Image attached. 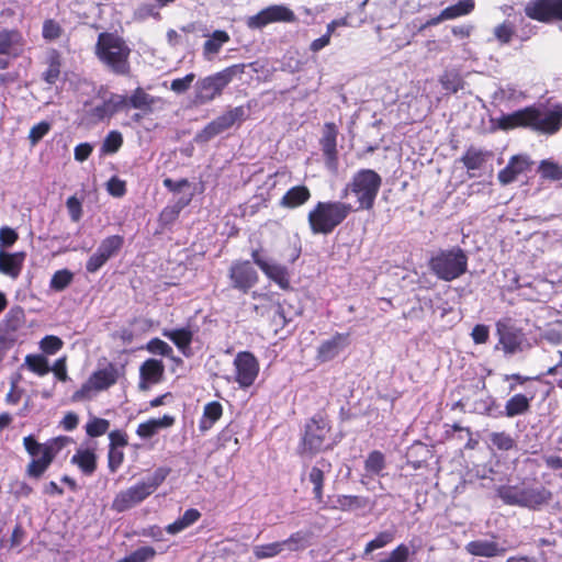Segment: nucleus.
<instances>
[{
    "instance_id": "nucleus-32",
    "label": "nucleus",
    "mask_w": 562,
    "mask_h": 562,
    "mask_svg": "<svg viewBox=\"0 0 562 562\" xmlns=\"http://www.w3.org/2000/svg\"><path fill=\"white\" fill-rule=\"evenodd\" d=\"M124 100L125 109L140 110L144 114L151 113L154 110L155 98L140 87L134 89L130 97L124 95Z\"/></svg>"
},
{
    "instance_id": "nucleus-63",
    "label": "nucleus",
    "mask_w": 562,
    "mask_h": 562,
    "mask_svg": "<svg viewBox=\"0 0 562 562\" xmlns=\"http://www.w3.org/2000/svg\"><path fill=\"white\" fill-rule=\"evenodd\" d=\"M19 239L18 233L8 226L0 228V246L3 248L11 247Z\"/></svg>"
},
{
    "instance_id": "nucleus-56",
    "label": "nucleus",
    "mask_w": 562,
    "mask_h": 562,
    "mask_svg": "<svg viewBox=\"0 0 562 562\" xmlns=\"http://www.w3.org/2000/svg\"><path fill=\"white\" fill-rule=\"evenodd\" d=\"M146 349L154 355H160L162 357L172 358L173 350L172 348L160 338H153L150 339L147 345Z\"/></svg>"
},
{
    "instance_id": "nucleus-51",
    "label": "nucleus",
    "mask_w": 562,
    "mask_h": 562,
    "mask_svg": "<svg viewBox=\"0 0 562 562\" xmlns=\"http://www.w3.org/2000/svg\"><path fill=\"white\" fill-rule=\"evenodd\" d=\"M74 279V273L68 269L57 270L49 282V288L56 292L64 291Z\"/></svg>"
},
{
    "instance_id": "nucleus-8",
    "label": "nucleus",
    "mask_w": 562,
    "mask_h": 562,
    "mask_svg": "<svg viewBox=\"0 0 562 562\" xmlns=\"http://www.w3.org/2000/svg\"><path fill=\"white\" fill-rule=\"evenodd\" d=\"M308 481L313 484L315 502L324 510L353 512L363 509L369 505V499L359 495H337L335 499H324L325 473L317 465L312 467L308 473Z\"/></svg>"
},
{
    "instance_id": "nucleus-31",
    "label": "nucleus",
    "mask_w": 562,
    "mask_h": 562,
    "mask_svg": "<svg viewBox=\"0 0 562 562\" xmlns=\"http://www.w3.org/2000/svg\"><path fill=\"white\" fill-rule=\"evenodd\" d=\"M311 196V190L306 186H294L283 194L280 200V205L290 210L297 209L304 205Z\"/></svg>"
},
{
    "instance_id": "nucleus-34",
    "label": "nucleus",
    "mask_w": 562,
    "mask_h": 562,
    "mask_svg": "<svg viewBox=\"0 0 562 562\" xmlns=\"http://www.w3.org/2000/svg\"><path fill=\"white\" fill-rule=\"evenodd\" d=\"M524 490L526 494V507L531 509L548 504L552 498L551 491L540 484L524 486Z\"/></svg>"
},
{
    "instance_id": "nucleus-60",
    "label": "nucleus",
    "mask_w": 562,
    "mask_h": 562,
    "mask_svg": "<svg viewBox=\"0 0 562 562\" xmlns=\"http://www.w3.org/2000/svg\"><path fill=\"white\" fill-rule=\"evenodd\" d=\"M194 79L195 75L193 72H190L182 78L173 79L171 81L170 89L176 93H183L191 87Z\"/></svg>"
},
{
    "instance_id": "nucleus-28",
    "label": "nucleus",
    "mask_w": 562,
    "mask_h": 562,
    "mask_svg": "<svg viewBox=\"0 0 562 562\" xmlns=\"http://www.w3.org/2000/svg\"><path fill=\"white\" fill-rule=\"evenodd\" d=\"M386 468V458L380 450H373L369 452L364 460L363 469L364 473L361 477V483H367L366 480H372L374 477L383 476V471Z\"/></svg>"
},
{
    "instance_id": "nucleus-29",
    "label": "nucleus",
    "mask_w": 562,
    "mask_h": 562,
    "mask_svg": "<svg viewBox=\"0 0 562 562\" xmlns=\"http://www.w3.org/2000/svg\"><path fill=\"white\" fill-rule=\"evenodd\" d=\"M125 110L123 94L111 93L110 97L92 110V115L102 121L113 116L115 113Z\"/></svg>"
},
{
    "instance_id": "nucleus-33",
    "label": "nucleus",
    "mask_w": 562,
    "mask_h": 562,
    "mask_svg": "<svg viewBox=\"0 0 562 562\" xmlns=\"http://www.w3.org/2000/svg\"><path fill=\"white\" fill-rule=\"evenodd\" d=\"M176 419L171 415H164L161 418H151L140 423L136 428V435L143 439L151 438L161 428L171 427Z\"/></svg>"
},
{
    "instance_id": "nucleus-17",
    "label": "nucleus",
    "mask_w": 562,
    "mask_h": 562,
    "mask_svg": "<svg viewBox=\"0 0 562 562\" xmlns=\"http://www.w3.org/2000/svg\"><path fill=\"white\" fill-rule=\"evenodd\" d=\"M235 381L241 389L250 387L258 374L259 362L250 351H239L234 359Z\"/></svg>"
},
{
    "instance_id": "nucleus-24",
    "label": "nucleus",
    "mask_w": 562,
    "mask_h": 562,
    "mask_svg": "<svg viewBox=\"0 0 562 562\" xmlns=\"http://www.w3.org/2000/svg\"><path fill=\"white\" fill-rule=\"evenodd\" d=\"M165 366L161 360L149 358L139 367V389L145 391L150 384H157L164 379Z\"/></svg>"
},
{
    "instance_id": "nucleus-36",
    "label": "nucleus",
    "mask_w": 562,
    "mask_h": 562,
    "mask_svg": "<svg viewBox=\"0 0 562 562\" xmlns=\"http://www.w3.org/2000/svg\"><path fill=\"white\" fill-rule=\"evenodd\" d=\"M231 41L229 34L224 30L214 31L203 44V56L211 59L220 53L222 47Z\"/></svg>"
},
{
    "instance_id": "nucleus-22",
    "label": "nucleus",
    "mask_w": 562,
    "mask_h": 562,
    "mask_svg": "<svg viewBox=\"0 0 562 562\" xmlns=\"http://www.w3.org/2000/svg\"><path fill=\"white\" fill-rule=\"evenodd\" d=\"M349 344V334L336 333L321 342L316 350V360L325 363L334 360Z\"/></svg>"
},
{
    "instance_id": "nucleus-4",
    "label": "nucleus",
    "mask_w": 562,
    "mask_h": 562,
    "mask_svg": "<svg viewBox=\"0 0 562 562\" xmlns=\"http://www.w3.org/2000/svg\"><path fill=\"white\" fill-rule=\"evenodd\" d=\"M67 442L66 437H57L40 443L35 436L29 435L23 438V447L31 461L27 463L25 473L29 477L41 479L54 462L58 452Z\"/></svg>"
},
{
    "instance_id": "nucleus-6",
    "label": "nucleus",
    "mask_w": 562,
    "mask_h": 562,
    "mask_svg": "<svg viewBox=\"0 0 562 562\" xmlns=\"http://www.w3.org/2000/svg\"><path fill=\"white\" fill-rule=\"evenodd\" d=\"M170 472V468L159 467L147 480L139 481L131 487L119 492L112 502V509L116 513H124L140 504L155 493V491L166 481Z\"/></svg>"
},
{
    "instance_id": "nucleus-27",
    "label": "nucleus",
    "mask_w": 562,
    "mask_h": 562,
    "mask_svg": "<svg viewBox=\"0 0 562 562\" xmlns=\"http://www.w3.org/2000/svg\"><path fill=\"white\" fill-rule=\"evenodd\" d=\"M529 165L527 158L522 156L516 155L510 157L507 166L499 170L497 175L498 181L503 186L514 182L519 175L527 171Z\"/></svg>"
},
{
    "instance_id": "nucleus-15",
    "label": "nucleus",
    "mask_w": 562,
    "mask_h": 562,
    "mask_svg": "<svg viewBox=\"0 0 562 562\" xmlns=\"http://www.w3.org/2000/svg\"><path fill=\"white\" fill-rule=\"evenodd\" d=\"M231 286L247 294L259 281V276L249 260H234L228 269Z\"/></svg>"
},
{
    "instance_id": "nucleus-9",
    "label": "nucleus",
    "mask_w": 562,
    "mask_h": 562,
    "mask_svg": "<svg viewBox=\"0 0 562 562\" xmlns=\"http://www.w3.org/2000/svg\"><path fill=\"white\" fill-rule=\"evenodd\" d=\"M429 270L446 282L453 281L468 270V256L459 246L439 249L428 260Z\"/></svg>"
},
{
    "instance_id": "nucleus-2",
    "label": "nucleus",
    "mask_w": 562,
    "mask_h": 562,
    "mask_svg": "<svg viewBox=\"0 0 562 562\" xmlns=\"http://www.w3.org/2000/svg\"><path fill=\"white\" fill-rule=\"evenodd\" d=\"M131 48L116 32H101L94 45V55L111 72L117 76L131 74Z\"/></svg>"
},
{
    "instance_id": "nucleus-14",
    "label": "nucleus",
    "mask_w": 562,
    "mask_h": 562,
    "mask_svg": "<svg viewBox=\"0 0 562 562\" xmlns=\"http://www.w3.org/2000/svg\"><path fill=\"white\" fill-rule=\"evenodd\" d=\"M201 516L202 514L199 509L189 508L183 513L181 517L167 525L165 529L158 525H150L146 528H143L139 535L146 538H150L156 542H160L165 540L164 531L169 535L180 533L181 531L194 525L201 518Z\"/></svg>"
},
{
    "instance_id": "nucleus-13",
    "label": "nucleus",
    "mask_w": 562,
    "mask_h": 562,
    "mask_svg": "<svg viewBox=\"0 0 562 562\" xmlns=\"http://www.w3.org/2000/svg\"><path fill=\"white\" fill-rule=\"evenodd\" d=\"M496 335L498 337V345L505 355L522 351L526 341L524 330L510 317L496 322Z\"/></svg>"
},
{
    "instance_id": "nucleus-57",
    "label": "nucleus",
    "mask_w": 562,
    "mask_h": 562,
    "mask_svg": "<svg viewBox=\"0 0 562 562\" xmlns=\"http://www.w3.org/2000/svg\"><path fill=\"white\" fill-rule=\"evenodd\" d=\"M125 454L121 449L109 447L108 469L110 473H115L124 462Z\"/></svg>"
},
{
    "instance_id": "nucleus-10",
    "label": "nucleus",
    "mask_w": 562,
    "mask_h": 562,
    "mask_svg": "<svg viewBox=\"0 0 562 562\" xmlns=\"http://www.w3.org/2000/svg\"><path fill=\"white\" fill-rule=\"evenodd\" d=\"M330 431L331 423L327 415L323 413L313 415L304 426L297 453L301 457L312 458L318 452L329 449L330 446H327L326 441Z\"/></svg>"
},
{
    "instance_id": "nucleus-19",
    "label": "nucleus",
    "mask_w": 562,
    "mask_h": 562,
    "mask_svg": "<svg viewBox=\"0 0 562 562\" xmlns=\"http://www.w3.org/2000/svg\"><path fill=\"white\" fill-rule=\"evenodd\" d=\"M338 127L334 122H327L323 125L319 145L323 153L325 166L328 170L336 172L339 165L337 136Z\"/></svg>"
},
{
    "instance_id": "nucleus-48",
    "label": "nucleus",
    "mask_w": 562,
    "mask_h": 562,
    "mask_svg": "<svg viewBox=\"0 0 562 562\" xmlns=\"http://www.w3.org/2000/svg\"><path fill=\"white\" fill-rule=\"evenodd\" d=\"M284 551L282 541H276L266 544H258L254 547V555L258 560L269 559L277 557Z\"/></svg>"
},
{
    "instance_id": "nucleus-11",
    "label": "nucleus",
    "mask_w": 562,
    "mask_h": 562,
    "mask_svg": "<svg viewBox=\"0 0 562 562\" xmlns=\"http://www.w3.org/2000/svg\"><path fill=\"white\" fill-rule=\"evenodd\" d=\"M248 108L238 105L228 109L222 115L217 116L206 124L195 136L198 143H206L215 136L232 128L235 124L240 125L248 116Z\"/></svg>"
},
{
    "instance_id": "nucleus-53",
    "label": "nucleus",
    "mask_w": 562,
    "mask_h": 562,
    "mask_svg": "<svg viewBox=\"0 0 562 562\" xmlns=\"http://www.w3.org/2000/svg\"><path fill=\"white\" fill-rule=\"evenodd\" d=\"M123 145V136L119 131H111L104 138L102 144V151L105 154H114Z\"/></svg>"
},
{
    "instance_id": "nucleus-1",
    "label": "nucleus",
    "mask_w": 562,
    "mask_h": 562,
    "mask_svg": "<svg viewBox=\"0 0 562 562\" xmlns=\"http://www.w3.org/2000/svg\"><path fill=\"white\" fill-rule=\"evenodd\" d=\"M497 127L502 131L526 128L543 135H553L562 127V110H546L541 105L531 104L503 114L497 120Z\"/></svg>"
},
{
    "instance_id": "nucleus-46",
    "label": "nucleus",
    "mask_w": 562,
    "mask_h": 562,
    "mask_svg": "<svg viewBox=\"0 0 562 562\" xmlns=\"http://www.w3.org/2000/svg\"><path fill=\"white\" fill-rule=\"evenodd\" d=\"M110 420L101 417H92L85 426L86 434L91 438L105 435L110 429Z\"/></svg>"
},
{
    "instance_id": "nucleus-54",
    "label": "nucleus",
    "mask_w": 562,
    "mask_h": 562,
    "mask_svg": "<svg viewBox=\"0 0 562 562\" xmlns=\"http://www.w3.org/2000/svg\"><path fill=\"white\" fill-rule=\"evenodd\" d=\"M52 124L47 121H41L32 126L29 133V140L32 146L37 145L50 131Z\"/></svg>"
},
{
    "instance_id": "nucleus-47",
    "label": "nucleus",
    "mask_w": 562,
    "mask_h": 562,
    "mask_svg": "<svg viewBox=\"0 0 562 562\" xmlns=\"http://www.w3.org/2000/svg\"><path fill=\"white\" fill-rule=\"evenodd\" d=\"M491 445L501 451H509L516 447V441L506 431H494L490 435Z\"/></svg>"
},
{
    "instance_id": "nucleus-12",
    "label": "nucleus",
    "mask_w": 562,
    "mask_h": 562,
    "mask_svg": "<svg viewBox=\"0 0 562 562\" xmlns=\"http://www.w3.org/2000/svg\"><path fill=\"white\" fill-rule=\"evenodd\" d=\"M119 370L113 363L94 371L74 395V401H82L90 396L91 391L100 392L110 389L119 380Z\"/></svg>"
},
{
    "instance_id": "nucleus-18",
    "label": "nucleus",
    "mask_w": 562,
    "mask_h": 562,
    "mask_svg": "<svg viewBox=\"0 0 562 562\" xmlns=\"http://www.w3.org/2000/svg\"><path fill=\"white\" fill-rule=\"evenodd\" d=\"M525 14L542 23L562 21V0H530L525 7Z\"/></svg>"
},
{
    "instance_id": "nucleus-61",
    "label": "nucleus",
    "mask_w": 562,
    "mask_h": 562,
    "mask_svg": "<svg viewBox=\"0 0 562 562\" xmlns=\"http://www.w3.org/2000/svg\"><path fill=\"white\" fill-rule=\"evenodd\" d=\"M109 440H110V443H109V447H113V448H124L128 445V436L125 431L123 430H119V429H115V430H112L109 432Z\"/></svg>"
},
{
    "instance_id": "nucleus-20",
    "label": "nucleus",
    "mask_w": 562,
    "mask_h": 562,
    "mask_svg": "<svg viewBox=\"0 0 562 562\" xmlns=\"http://www.w3.org/2000/svg\"><path fill=\"white\" fill-rule=\"evenodd\" d=\"M294 12L284 5H270L249 19L250 27L260 29L274 22H294Z\"/></svg>"
},
{
    "instance_id": "nucleus-16",
    "label": "nucleus",
    "mask_w": 562,
    "mask_h": 562,
    "mask_svg": "<svg viewBox=\"0 0 562 562\" xmlns=\"http://www.w3.org/2000/svg\"><path fill=\"white\" fill-rule=\"evenodd\" d=\"M124 245V237L121 235H112L104 238L95 252L89 257L86 263V270L95 273L106 261L116 256Z\"/></svg>"
},
{
    "instance_id": "nucleus-55",
    "label": "nucleus",
    "mask_w": 562,
    "mask_h": 562,
    "mask_svg": "<svg viewBox=\"0 0 562 562\" xmlns=\"http://www.w3.org/2000/svg\"><path fill=\"white\" fill-rule=\"evenodd\" d=\"M61 34L63 27L57 21L53 19H47L44 21L42 29V36L44 40L52 42L59 38Z\"/></svg>"
},
{
    "instance_id": "nucleus-38",
    "label": "nucleus",
    "mask_w": 562,
    "mask_h": 562,
    "mask_svg": "<svg viewBox=\"0 0 562 562\" xmlns=\"http://www.w3.org/2000/svg\"><path fill=\"white\" fill-rule=\"evenodd\" d=\"M47 69L43 72L42 78L48 85H55L59 79L61 71V55L57 49H50L47 56Z\"/></svg>"
},
{
    "instance_id": "nucleus-21",
    "label": "nucleus",
    "mask_w": 562,
    "mask_h": 562,
    "mask_svg": "<svg viewBox=\"0 0 562 562\" xmlns=\"http://www.w3.org/2000/svg\"><path fill=\"white\" fill-rule=\"evenodd\" d=\"M465 551L473 557L497 558L504 557L507 549L496 541V536L492 539H475L465 544Z\"/></svg>"
},
{
    "instance_id": "nucleus-52",
    "label": "nucleus",
    "mask_w": 562,
    "mask_h": 562,
    "mask_svg": "<svg viewBox=\"0 0 562 562\" xmlns=\"http://www.w3.org/2000/svg\"><path fill=\"white\" fill-rule=\"evenodd\" d=\"M515 35V25L509 21H504L494 29V36L499 45H507Z\"/></svg>"
},
{
    "instance_id": "nucleus-43",
    "label": "nucleus",
    "mask_w": 562,
    "mask_h": 562,
    "mask_svg": "<svg viewBox=\"0 0 562 562\" xmlns=\"http://www.w3.org/2000/svg\"><path fill=\"white\" fill-rule=\"evenodd\" d=\"M490 155L487 151L470 146L461 157V161L468 170H476L485 164Z\"/></svg>"
},
{
    "instance_id": "nucleus-25",
    "label": "nucleus",
    "mask_w": 562,
    "mask_h": 562,
    "mask_svg": "<svg viewBox=\"0 0 562 562\" xmlns=\"http://www.w3.org/2000/svg\"><path fill=\"white\" fill-rule=\"evenodd\" d=\"M25 258V251L7 252L0 250V273L16 280L22 272Z\"/></svg>"
},
{
    "instance_id": "nucleus-42",
    "label": "nucleus",
    "mask_w": 562,
    "mask_h": 562,
    "mask_svg": "<svg viewBox=\"0 0 562 562\" xmlns=\"http://www.w3.org/2000/svg\"><path fill=\"white\" fill-rule=\"evenodd\" d=\"M262 272L281 289L290 288V276L285 266L269 262Z\"/></svg>"
},
{
    "instance_id": "nucleus-40",
    "label": "nucleus",
    "mask_w": 562,
    "mask_h": 562,
    "mask_svg": "<svg viewBox=\"0 0 562 562\" xmlns=\"http://www.w3.org/2000/svg\"><path fill=\"white\" fill-rule=\"evenodd\" d=\"M537 172L542 181H562V166L552 159L541 160L538 165Z\"/></svg>"
},
{
    "instance_id": "nucleus-7",
    "label": "nucleus",
    "mask_w": 562,
    "mask_h": 562,
    "mask_svg": "<svg viewBox=\"0 0 562 562\" xmlns=\"http://www.w3.org/2000/svg\"><path fill=\"white\" fill-rule=\"evenodd\" d=\"M245 69V64H235L221 71L200 78L194 86L193 104L204 105L221 97L224 89L235 77L241 76Z\"/></svg>"
},
{
    "instance_id": "nucleus-59",
    "label": "nucleus",
    "mask_w": 562,
    "mask_h": 562,
    "mask_svg": "<svg viewBox=\"0 0 562 562\" xmlns=\"http://www.w3.org/2000/svg\"><path fill=\"white\" fill-rule=\"evenodd\" d=\"M409 549L406 544L401 543L392 550L389 557L381 562H407L409 558Z\"/></svg>"
},
{
    "instance_id": "nucleus-26",
    "label": "nucleus",
    "mask_w": 562,
    "mask_h": 562,
    "mask_svg": "<svg viewBox=\"0 0 562 562\" xmlns=\"http://www.w3.org/2000/svg\"><path fill=\"white\" fill-rule=\"evenodd\" d=\"M85 476L94 474L98 468V457L94 448H78L70 459Z\"/></svg>"
},
{
    "instance_id": "nucleus-62",
    "label": "nucleus",
    "mask_w": 562,
    "mask_h": 562,
    "mask_svg": "<svg viewBox=\"0 0 562 562\" xmlns=\"http://www.w3.org/2000/svg\"><path fill=\"white\" fill-rule=\"evenodd\" d=\"M498 496L506 505L517 506V486H503L498 490Z\"/></svg>"
},
{
    "instance_id": "nucleus-50",
    "label": "nucleus",
    "mask_w": 562,
    "mask_h": 562,
    "mask_svg": "<svg viewBox=\"0 0 562 562\" xmlns=\"http://www.w3.org/2000/svg\"><path fill=\"white\" fill-rule=\"evenodd\" d=\"M155 548L150 546L139 547L117 562H148L156 557Z\"/></svg>"
},
{
    "instance_id": "nucleus-64",
    "label": "nucleus",
    "mask_w": 562,
    "mask_h": 562,
    "mask_svg": "<svg viewBox=\"0 0 562 562\" xmlns=\"http://www.w3.org/2000/svg\"><path fill=\"white\" fill-rule=\"evenodd\" d=\"M471 338L476 345H482L487 342L490 338V328L484 324H477L473 327L471 331Z\"/></svg>"
},
{
    "instance_id": "nucleus-58",
    "label": "nucleus",
    "mask_w": 562,
    "mask_h": 562,
    "mask_svg": "<svg viewBox=\"0 0 562 562\" xmlns=\"http://www.w3.org/2000/svg\"><path fill=\"white\" fill-rule=\"evenodd\" d=\"M41 349L47 355H55L63 347V340L53 335L45 336L40 342Z\"/></svg>"
},
{
    "instance_id": "nucleus-49",
    "label": "nucleus",
    "mask_w": 562,
    "mask_h": 562,
    "mask_svg": "<svg viewBox=\"0 0 562 562\" xmlns=\"http://www.w3.org/2000/svg\"><path fill=\"white\" fill-rule=\"evenodd\" d=\"M395 539V531L384 530L379 532L374 539L369 541L364 547V554H369L378 549L384 548L385 546L393 542Z\"/></svg>"
},
{
    "instance_id": "nucleus-41",
    "label": "nucleus",
    "mask_w": 562,
    "mask_h": 562,
    "mask_svg": "<svg viewBox=\"0 0 562 562\" xmlns=\"http://www.w3.org/2000/svg\"><path fill=\"white\" fill-rule=\"evenodd\" d=\"M312 532L307 530H299L290 535L289 538L282 540L284 551L295 552L307 548L311 544Z\"/></svg>"
},
{
    "instance_id": "nucleus-37",
    "label": "nucleus",
    "mask_w": 562,
    "mask_h": 562,
    "mask_svg": "<svg viewBox=\"0 0 562 562\" xmlns=\"http://www.w3.org/2000/svg\"><path fill=\"white\" fill-rule=\"evenodd\" d=\"M439 82L448 94H456L465 86V81L459 70L447 69L439 76Z\"/></svg>"
},
{
    "instance_id": "nucleus-30",
    "label": "nucleus",
    "mask_w": 562,
    "mask_h": 562,
    "mask_svg": "<svg viewBox=\"0 0 562 562\" xmlns=\"http://www.w3.org/2000/svg\"><path fill=\"white\" fill-rule=\"evenodd\" d=\"M162 336L171 340L186 357L191 355L190 346L193 340V331L189 326L176 329H164Z\"/></svg>"
},
{
    "instance_id": "nucleus-44",
    "label": "nucleus",
    "mask_w": 562,
    "mask_h": 562,
    "mask_svg": "<svg viewBox=\"0 0 562 562\" xmlns=\"http://www.w3.org/2000/svg\"><path fill=\"white\" fill-rule=\"evenodd\" d=\"M475 8L474 0H460L458 3L449 5L442 10V18L453 20L470 14Z\"/></svg>"
},
{
    "instance_id": "nucleus-5",
    "label": "nucleus",
    "mask_w": 562,
    "mask_h": 562,
    "mask_svg": "<svg viewBox=\"0 0 562 562\" xmlns=\"http://www.w3.org/2000/svg\"><path fill=\"white\" fill-rule=\"evenodd\" d=\"M381 186L382 178L375 170L360 169L353 173L351 180L344 187L340 198L346 199L349 194H353L358 203V206L355 207L356 212L360 210L370 211L375 204Z\"/></svg>"
},
{
    "instance_id": "nucleus-45",
    "label": "nucleus",
    "mask_w": 562,
    "mask_h": 562,
    "mask_svg": "<svg viewBox=\"0 0 562 562\" xmlns=\"http://www.w3.org/2000/svg\"><path fill=\"white\" fill-rule=\"evenodd\" d=\"M24 364L31 372L40 376L46 375L50 371L48 360L43 355H26Z\"/></svg>"
},
{
    "instance_id": "nucleus-23",
    "label": "nucleus",
    "mask_w": 562,
    "mask_h": 562,
    "mask_svg": "<svg viewBox=\"0 0 562 562\" xmlns=\"http://www.w3.org/2000/svg\"><path fill=\"white\" fill-rule=\"evenodd\" d=\"M25 40L16 29L0 30V55L20 57L24 52Z\"/></svg>"
},
{
    "instance_id": "nucleus-35",
    "label": "nucleus",
    "mask_w": 562,
    "mask_h": 562,
    "mask_svg": "<svg viewBox=\"0 0 562 562\" xmlns=\"http://www.w3.org/2000/svg\"><path fill=\"white\" fill-rule=\"evenodd\" d=\"M533 400V395L530 397L525 394L518 393L513 395L507 400L505 404V416L508 418H513L515 416L527 414L531 407V401Z\"/></svg>"
},
{
    "instance_id": "nucleus-3",
    "label": "nucleus",
    "mask_w": 562,
    "mask_h": 562,
    "mask_svg": "<svg viewBox=\"0 0 562 562\" xmlns=\"http://www.w3.org/2000/svg\"><path fill=\"white\" fill-rule=\"evenodd\" d=\"M353 212L348 202L318 201L307 214L310 229L314 235H329Z\"/></svg>"
},
{
    "instance_id": "nucleus-39",
    "label": "nucleus",
    "mask_w": 562,
    "mask_h": 562,
    "mask_svg": "<svg viewBox=\"0 0 562 562\" xmlns=\"http://www.w3.org/2000/svg\"><path fill=\"white\" fill-rule=\"evenodd\" d=\"M223 416V406L217 401H212L205 404L203 408L202 418L199 424L201 430H209L213 425Z\"/></svg>"
}]
</instances>
